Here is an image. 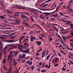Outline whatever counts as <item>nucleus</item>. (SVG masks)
I'll return each mask as SVG.
<instances>
[{"label":"nucleus","instance_id":"obj_10","mask_svg":"<svg viewBox=\"0 0 73 73\" xmlns=\"http://www.w3.org/2000/svg\"><path fill=\"white\" fill-rule=\"evenodd\" d=\"M63 22H64V23H72V22L71 21H66V20H64L63 19Z\"/></svg>","mask_w":73,"mask_h":73},{"label":"nucleus","instance_id":"obj_29","mask_svg":"<svg viewBox=\"0 0 73 73\" xmlns=\"http://www.w3.org/2000/svg\"><path fill=\"white\" fill-rule=\"evenodd\" d=\"M25 38V36H23L21 37L19 39H20V40H22L23 38Z\"/></svg>","mask_w":73,"mask_h":73},{"label":"nucleus","instance_id":"obj_45","mask_svg":"<svg viewBox=\"0 0 73 73\" xmlns=\"http://www.w3.org/2000/svg\"><path fill=\"white\" fill-rule=\"evenodd\" d=\"M46 71V70H41V72L42 73H43V72H45Z\"/></svg>","mask_w":73,"mask_h":73},{"label":"nucleus","instance_id":"obj_21","mask_svg":"<svg viewBox=\"0 0 73 73\" xmlns=\"http://www.w3.org/2000/svg\"><path fill=\"white\" fill-rule=\"evenodd\" d=\"M7 42H10V43H12V41H11V40H7Z\"/></svg>","mask_w":73,"mask_h":73},{"label":"nucleus","instance_id":"obj_9","mask_svg":"<svg viewBox=\"0 0 73 73\" xmlns=\"http://www.w3.org/2000/svg\"><path fill=\"white\" fill-rule=\"evenodd\" d=\"M19 58H21V59H22V58H25V59L26 60V58H25L23 56H21V55L20 54L19 55Z\"/></svg>","mask_w":73,"mask_h":73},{"label":"nucleus","instance_id":"obj_35","mask_svg":"<svg viewBox=\"0 0 73 73\" xmlns=\"http://www.w3.org/2000/svg\"><path fill=\"white\" fill-rule=\"evenodd\" d=\"M59 65V64H56L54 65V66H55V67H56L57 66H58Z\"/></svg>","mask_w":73,"mask_h":73},{"label":"nucleus","instance_id":"obj_59","mask_svg":"<svg viewBox=\"0 0 73 73\" xmlns=\"http://www.w3.org/2000/svg\"><path fill=\"white\" fill-rule=\"evenodd\" d=\"M29 68H30L29 67L26 68V69L27 70H29L30 69Z\"/></svg>","mask_w":73,"mask_h":73},{"label":"nucleus","instance_id":"obj_8","mask_svg":"<svg viewBox=\"0 0 73 73\" xmlns=\"http://www.w3.org/2000/svg\"><path fill=\"white\" fill-rule=\"evenodd\" d=\"M49 66L48 67V65L47 64H46L44 66V67H45V68H50V63H48Z\"/></svg>","mask_w":73,"mask_h":73},{"label":"nucleus","instance_id":"obj_51","mask_svg":"<svg viewBox=\"0 0 73 73\" xmlns=\"http://www.w3.org/2000/svg\"><path fill=\"white\" fill-rule=\"evenodd\" d=\"M15 54H19V52H15Z\"/></svg>","mask_w":73,"mask_h":73},{"label":"nucleus","instance_id":"obj_17","mask_svg":"<svg viewBox=\"0 0 73 73\" xmlns=\"http://www.w3.org/2000/svg\"><path fill=\"white\" fill-rule=\"evenodd\" d=\"M53 27L54 28V29L55 30L56 32H58V29H57V28L56 27L54 26Z\"/></svg>","mask_w":73,"mask_h":73},{"label":"nucleus","instance_id":"obj_1","mask_svg":"<svg viewBox=\"0 0 73 73\" xmlns=\"http://www.w3.org/2000/svg\"><path fill=\"white\" fill-rule=\"evenodd\" d=\"M18 48L21 50H19V52H24V53H30V52H29V50H30V49L29 48L27 49L26 50H23V49L21 48L20 46L18 47Z\"/></svg>","mask_w":73,"mask_h":73},{"label":"nucleus","instance_id":"obj_50","mask_svg":"<svg viewBox=\"0 0 73 73\" xmlns=\"http://www.w3.org/2000/svg\"><path fill=\"white\" fill-rule=\"evenodd\" d=\"M39 65H40V66H42V63L41 62H40L39 63Z\"/></svg>","mask_w":73,"mask_h":73},{"label":"nucleus","instance_id":"obj_26","mask_svg":"<svg viewBox=\"0 0 73 73\" xmlns=\"http://www.w3.org/2000/svg\"><path fill=\"white\" fill-rule=\"evenodd\" d=\"M7 12H8V13H10V14H12V13L11 12H10V11L8 10H7Z\"/></svg>","mask_w":73,"mask_h":73},{"label":"nucleus","instance_id":"obj_39","mask_svg":"<svg viewBox=\"0 0 73 73\" xmlns=\"http://www.w3.org/2000/svg\"><path fill=\"white\" fill-rule=\"evenodd\" d=\"M62 38L63 39V40H65L66 41V39L65 38V37H64V36H62Z\"/></svg>","mask_w":73,"mask_h":73},{"label":"nucleus","instance_id":"obj_48","mask_svg":"<svg viewBox=\"0 0 73 73\" xmlns=\"http://www.w3.org/2000/svg\"><path fill=\"white\" fill-rule=\"evenodd\" d=\"M48 52H49V51H48V52H47L46 53V54L45 57H46V56L48 55Z\"/></svg>","mask_w":73,"mask_h":73},{"label":"nucleus","instance_id":"obj_23","mask_svg":"<svg viewBox=\"0 0 73 73\" xmlns=\"http://www.w3.org/2000/svg\"><path fill=\"white\" fill-rule=\"evenodd\" d=\"M53 17H58V15H57V14H56L55 15H54Z\"/></svg>","mask_w":73,"mask_h":73},{"label":"nucleus","instance_id":"obj_15","mask_svg":"<svg viewBox=\"0 0 73 73\" xmlns=\"http://www.w3.org/2000/svg\"><path fill=\"white\" fill-rule=\"evenodd\" d=\"M66 24H69V25H70L71 26V28L73 29V24L72 23H67Z\"/></svg>","mask_w":73,"mask_h":73},{"label":"nucleus","instance_id":"obj_31","mask_svg":"<svg viewBox=\"0 0 73 73\" xmlns=\"http://www.w3.org/2000/svg\"><path fill=\"white\" fill-rule=\"evenodd\" d=\"M48 5H47V4H45V5L42 6V7H47V6Z\"/></svg>","mask_w":73,"mask_h":73},{"label":"nucleus","instance_id":"obj_40","mask_svg":"<svg viewBox=\"0 0 73 73\" xmlns=\"http://www.w3.org/2000/svg\"><path fill=\"white\" fill-rule=\"evenodd\" d=\"M53 25H55V26H58V24H57L53 23Z\"/></svg>","mask_w":73,"mask_h":73},{"label":"nucleus","instance_id":"obj_64","mask_svg":"<svg viewBox=\"0 0 73 73\" xmlns=\"http://www.w3.org/2000/svg\"><path fill=\"white\" fill-rule=\"evenodd\" d=\"M70 41H71V42H73V39H70Z\"/></svg>","mask_w":73,"mask_h":73},{"label":"nucleus","instance_id":"obj_7","mask_svg":"<svg viewBox=\"0 0 73 73\" xmlns=\"http://www.w3.org/2000/svg\"><path fill=\"white\" fill-rule=\"evenodd\" d=\"M15 22L16 23L17 25H19V24H20V21L19 20L17 19L15 20Z\"/></svg>","mask_w":73,"mask_h":73},{"label":"nucleus","instance_id":"obj_34","mask_svg":"<svg viewBox=\"0 0 73 73\" xmlns=\"http://www.w3.org/2000/svg\"><path fill=\"white\" fill-rule=\"evenodd\" d=\"M42 50V48H41L40 50H38L36 52H40Z\"/></svg>","mask_w":73,"mask_h":73},{"label":"nucleus","instance_id":"obj_49","mask_svg":"<svg viewBox=\"0 0 73 73\" xmlns=\"http://www.w3.org/2000/svg\"><path fill=\"white\" fill-rule=\"evenodd\" d=\"M33 24L34 25H37L38 27H40V26L36 24H35V23H33Z\"/></svg>","mask_w":73,"mask_h":73},{"label":"nucleus","instance_id":"obj_30","mask_svg":"<svg viewBox=\"0 0 73 73\" xmlns=\"http://www.w3.org/2000/svg\"><path fill=\"white\" fill-rule=\"evenodd\" d=\"M23 7V6H20V5H15V7Z\"/></svg>","mask_w":73,"mask_h":73},{"label":"nucleus","instance_id":"obj_54","mask_svg":"<svg viewBox=\"0 0 73 73\" xmlns=\"http://www.w3.org/2000/svg\"><path fill=\"white\" fill-rule=\"evenodd\" d=\"M27 44H28V43L26 42L24 44V45H25V46H26V45H27Z\"/></svg>","mask_w":73,"mask_h":73},{"label":"nucleus","instance_id":"obj_12","mask_svg":"<svg viewBox=\"0 0 73 73\" xmlns=\"http://www.w3.org/2000/svg\"><path fill=\"white\" fill-rule=\"evenodd\" d=\"M31 38H30V41H32V42H33V36L31 35Z\"/></svg>","mask_w":73,"mask_h":73},{"label":"nucleus","instance_id":"obj_28","mask_svg":"<svg viewBox=\"0 0 73 73\" xmlns=\"http://www.w3.org/2000/svg\"><path fill=\"white\" fill-rule=\"evenodd\" d=\"M14 65H15V66H16V65H17V62H16V60H14Z\"/></svg>","mask_w":73,"mask_h":73},{"label":"nucleus","instance_id":"obj_20","mask_svg":"<svg viewBox=\"0 0 73 73\" xmlns=\"http://www.w3.org/2000/svg\"><path fill=\"white\" fill-rule=\"evenodd\" d=\"M66 66V64H65V65L62 68V70H63V71H64V68H65V66Z\"/></svg>","mask_w":73,"mask_h":73},{"label":"nucleus","instance_id":"obj_16","mask_svg":"<svg viewBox=\"0 0 73 73\" xmlns=\"http://www.w3.org/2000/svg\"><path fill=\"white\" fill-rule=\"evenodd\" d=\"M5 65H4L3 66V68L5 70L7 71L8 70V68H7V67H5Z\"/></svg>","mask_w":73,"mask_h":73},{"label":"nucleus","instance_id":"obj_5","mask_svg":"<svg viewBox=\"0 0 73 73\" xmlns=\"http://www.w3.org/2000/svg\"><path fill=\"white\" fill-rule=\"evenodd\" d=\"M25 63H27L28 64L30 65H32V62H30V60H27V62H25Z\"/></svg>","mask_w":73,"mask_h":73},{"label":"nucleus","instance_id":"obj_13","mask_svg":"<svg viewBox=\"0 0 73 73\" xmlns=\"http://www.w3.org/2000/svg\"><path fill=\"white\" fill-rule=\"evenodd\" d=\"M13 56V54L12 55V56H11V60H10L9 65H11V62L12 61V56Z\"/></svg>","mask_w":73,"mask_h":73},{"label":"nucleus","instance_id":"obj_55","mask_svg":"<svg viewBox=\"0 0 73 73\" xmlns=\"http://www.w3.org/2000/svg\"><path fill=\"white\" fill-rule=\"evenodd\" d=\"M38 71L39 72H40V68H38Z\"/></svg>","mask_w":73,"mask_h":73},{"label":"nucleus","instance_id":"obj_36","mask_svg":"<svg viewBox=\"0 0 73 73\" xmlns=\"http://www.w3.org/2000/svg\"><path fill=\"white\" fill-rule=\"evenodd\" d=\"M45 18V17H42V18H39V19H44Z\"/></svg>","mask_w":73,"mask_h":73},{"label":"nucleus","instance_id":"obj_27","mask_svg":"<svg viewBox=\"0 0 73 73\" xmlns=\"http://www.w3.org/2000/svg\"><path fill=\"white\" fill-rule=\"evenodd\" d=\"M7 12H8V13H10V14H12V13L11 12H10V11L8 10H7Z\"/></svg>","mask_w":73,"mask_h":73},{"label":"nucleus","instance_id":"obj_18","mask_svg":"<svg viewBox=\"0 0 73 73\" xmlns=\"http://www.w3.org/2000/svg\"><path fill=\"white\" fill-rule=\"evenodd\" d=\"M0 38L1 39H5V40L7 39V38H4V37L0 36Z\"/></svg>","mask_w":73,"mask_h":73},{"label":"nucleus","instance_id":"obj_41","mask_svg":"<svg viewBox=\"0 0 73 73\" xmlns=\"http://www.w3.org/2000/svg\"><path fill=\"white\" fill-rule=\"evenodd\" d=\"M58 13H59V14H60L61 15H62V16H64V15H63V14H62V13H61V12H59Z\"/></svg>","mask_w":73,"mask_h":73},{"label":"nucleus","instance_id":"obj_32","mask_svg":"<svg viewBox=\"0 0 73 73\" xmlns=\"http://www.w3.org/2000/svg\"><path fill=\"white\" fill-rule=\"evenodd\" d=\"M71 38V36H69L66 38V40H68V38Z\"/></svg>","mask_w":73,"mask_h":73},{"label":"nucleus","instance_id":"obj_44","mask_svg":"<svg viewBox=\"0 0 73 73\" xmlns=\"http://www.w3.org/2000/svg\"><path fill=\"white\" fill-rule=\"evenodd\" d=\"M30 19L32 21H34V19H33L32 17H30Z\"/></svg>","mask_w":73,"mask_h":73},{"label":"nucleus","instance_id":"obj_63","mask_svg":"<svg viewBox=\"0 0 73 73\" xmlns=\"http://www.w3.org/2000/svg\"><path fill=\"white\" fill-rule=\"evenodd\" d=\"M23 56H24V57H25V56H26V55L25 54H23Z\"/></svg>","mask_w":73,"mask_h":73},{"label":"nucleus","instance_id":"obj_22","mask_svg":"<svg viewBox=\"0 0 73 73\" xmlns=\"http://www.w3.org/2000/svg\"><path fill=\"white\" fill-rule=\"evenodd\" d=\"M54 20H56V19H54V18H52L51 19H50V21H54Z\"/></svg>","mask_w":73,"mask_h":73},{"label":"nucleus","instance_id":"obj_43","mask_svg":"<svg viewBox=\"0 0 73 73\" xmlns=\"http://www.w3.org/2000/svg\"><path fill=\"white\" fill-rule=\"evenodd\" d=\"M0 46L2 48H3V46H2V44L1 43V42L0 43Z\"/></svg>","mask_w":73,"mask_h":73},{"label":"nucleus","instance_id":"obj_38","mask_svg":"<svg viewBox=\"0 0 73 73\" xmlns=\"http://www.w3.org/2000/svg\"><path fill=\"white\" fill-rule=\"evenodd\" d=\"M44 64H45L44 62H43L42 63V68H44Z\"/></svg>","mask_w":73,"mask_h":73},{"label":"nucleus","instance_id":"obj_2","mask_svg":"<svg viewBox=\"0 0 73 73\" xmlns=\"http://www.w3.org/2000/svg\"><path fill=\"white\" fill-rule=\"evenodd\" d=\"M54 59H55V60L53 59L52 60L53 64H54V62H57V61H58L59 60V59L57 57L54 58Z\"/></svg>","mask_w":73,"mask_h":73},{"label":"nucleus","instance_id":"obj_52","mask_svg":"<svg viewBox=\"0 0 73 73\" xmlns=\"http://www.w3.org/2000/svg\"><path fill=\"white\" fill-rule=\"evenodd\" d=\"M39 39H40V40H42V38H41V37L39 36Z\"/></svg>","mask_w":73,"mask_h":73},{"label":"nucleus","instance_id":"obj_19","mask_svg":"<svg viewBox=\"0 0 73 73\" xmlns=\"http://www.w3.org/2000/svg\"><path fill=\"white\" fill-rule=\"evenodd\" d=\"M34 68H35V66H34V65H33L31 67V70H33Z\"/></svg>","mask_w":73,"mask_h":73},{"label":"nucleus","instance_id":"obj_62","mask_svg":"<svg viewBox=\"0 0 73 73\" xmlns=\"http://www.w3.org/2000/svg\"><path fill=\"white\" fill-rule=\"evenodd\" d=\"M44 35V33H41V34H40V36H41V35Z\"/></svg>","mask_w":73,"mask_h":73},{"label":"nucleus","instance_id":"obj_58","mask_svg":"<svg viewBox=\"0 0 73 73\" xmlns=\"http://www.w3.org/2000/svg\"><path fill=\"white\" fill-rule=\"evenodd\" d=\"M58 55L60 57H61V54L60 53H58Z\"/></svg>","mask_w":73,"mask_h":73},{"label":"nucleus","instance_id":"obj_3","mask_svg":"<svg viewBox=\"0 0 73 73\" xmlns=\"http://www.w3.org/2000/svg\"><path fill=\"white\" fill-rule=\"evenodd\" d=\"M56 11V10H55L54 11L50 13H43V14H44L45 15H46V16H48V15H51V14H49V13H54V12H55Z\"/></svg>","mask_w":73,"mask_h":73},{"label":"nucleus","instance_id":"obj_25","mask_svg":"<svg viewBox=\"0 0 73 73\" xmlns=\"http://www.w3.org/2000/svg\"><path fill=\"white\" fill-rule=\"evenodd\" d=\"M45 50H44L43 51V52L42 53V55H45Z\"/></svg>","mask_w":73,"mask_h":73},{"label":"nucleus","instance_id":"obj_24","mask_svg":"<svg viewBox=\"0 0 73 73\" xmlns=\"http://www.w3.org/2000/svg\"><path fill=\"white\" fill-rule=\"evenodd\" d=\"M0 18H1L3 19H5V17H4L2 15L0 17Z\"/></svg>","mask_w":73,"mask_h":73},{"label":"nucleus","instance_id":"obj_14","mask_svg":"<svg viewBox=\"0 0 73 73\" xmlns=\"http://www.w3.org/2000/svg\"><path fill=\"white\" fill-rule=\"evenodd\" d=\"M7 62V60L5 59H4L2 61L3 63V64H5Z\"/></svg>","mask_w":73,"mask_h":73},{"label":"nucleus","instance_id":"obj_11","mask_svg":"<svg viewBox=\"0 0 73 73\" xmlns=\"http://www.w3.org/2000/svg\"><path fill=\"white\" fill-rule=\"evenodd\" d=\"M37 44L39 46H40L41 45V42L39 41H37Z\"/></svg>","mask_w":73,"mask_h":73},{"label":"nucleus","instance_id":"obj_56","mask_svg":"<svg viewBox=\"0 0 73 73\" xmlns=\"http://www.w3.org/2000/svg\"><path fill=\"white\" fill-rule=\"evenodd\" d=\"M39 54H39V53H36V56H38Z\"/></svg>","mask_w":73,"mask_h":73},{"label":"nucleus","instance_id":"obj_33","mask_svg":"<svg viewBox=\"0 0 73 73\" xmlns=\"http://www.w3.org/2000/svg\"><path fill=\"white\" fill-rule=\"evenodd\" d=\"M50 57V55H49L48 56L46 57V60H48L49 57Z\"/></svg>","mask_w":73,"mask_h":73},{"label":"nucleus","instance_id":"obj_46","mask_svg":"<svg viewBox=\"0 0 73 73\" xmlns=\"http://www.w3.org/2000/svg\"><path fill=\"white\" fill-rule=\"evenodd\" d=\"M69 10H70V11H71V12H73V9H69Z\"/></svg>","mask_w":73,"mask_h":73},{"label":"nucleus","instance_id":"obj_6","mask_svg":"<svg viewBox=\"0 0 73 73\" xmlns=\"http://www.w3.org/2000/svg\"><path fill=\"white\" fill-rule=\"evenodd\" d=\"M12 53H13V52H12V51H11L9 53L10 54H9L8 57V60H7L8 62L9 61V58H10V57L11 56V54H12Z\"/></svg>","mask_w":73,"mask_h":73},{"label":"nucleus","instance_id":"obj_60","mask_svg":"<svg viewBox=\"0 0 73 73\" xmlns=\"http://www.w3.org/2000/svg\"><path fill=\"white\" fill-rule=\"evenodd\" d=\"M36 39H37V38L35 37H34L33 38V40H36Z\"/></svg>","mask_w":73,"mask_h":73},{"label":"nucleus","instance_id":"obj_53","mask_svg":"<svg viewBox=\"0 0 73 73\" xmlns=\"http://www.w3.org/2000/svg\"><path fill=\"white\" fill-rule=\"evenodd\" d=\"M23 24H25V25H28V24H27L26 22L23 23Z\"/></svg>","mask_w":73,"mask_h":73},{"label":"nucleus","instance_id":"obj_47","mask_svg":"<svg viewBox=\"0 0 73 73\" xmlns=\"http://www.w3.org/2000/svg\"><path fill=\"white\" fill-rule=\"evenodd\" d=\"M29 46V44H27V46H24V48H27Z\"/></svg>","mask_w":73,"mask_h":73},{"label":"nucleus","instance_id":"obj_4","mask_svg":"<svg viewBox=\"0 0 73 73\" xmlns=\"http://www.w3.org/2000/svg\"><path fill=\"white\" fill-rule=\"evenodd\" d=\"M20 15L21 17H22V18H25V19H28V20H29V18L26 17V16H25V14H20Z\"/></svg>","mask_w":73,"mask_h":73},{"label":"nucleus","instance_id":"obj_37","mask_svg":"<svg viewBox=\"0 0 73 73\" xmlns=\"http://www.w3.org/2000/svg\"><path fill=\"white\" fill-rule=\"evenodd\" d=\"M64 46V47H65V48H66V49H68V50H70V49L69 48V47H67V48H66V47H65V46Z\"/></svg>","mask_w":73,"mask_h":73},{"label":"nucleus","instance_id":"obj_61","mask_svg":"<svg viewBox=\"0 0 73 73\" xmlns=\"http://www.w3.org/2000/svg\"><path fill=\"white\" fill-rule=\"evenodd\" d=\"M35 58H36V60H39V58L38 57H36Z\"/></svg>","mask_w":73,"mask_h":73},{"label":"nucleus","instance_id":"obj_57","mask_svg":"<svg viewBox=\"0 0 73 73\" xmlns=\"http://www.w3.org/2000/svg\"><path fill=\"white\" fill-rule=\"evenodd\" d=\"M25 15H28V16H29V14L27 13H26Z\"/></svg>","mask_w":73,"mask_h":73},{"label":"nucleus","instance_id":"obj_42","mask_svg":"<svg viewBox=\"0 0 73 73\" xmlns=\"http://www.w3.org/2000/svg\"><path fill=\"white\" fill-rule=\"evenodd\" d=\"M16 13H17V14H20V13H22V12H15Z\"/></svg>","mask_w":73,"mask_h":73}]
</instances>
